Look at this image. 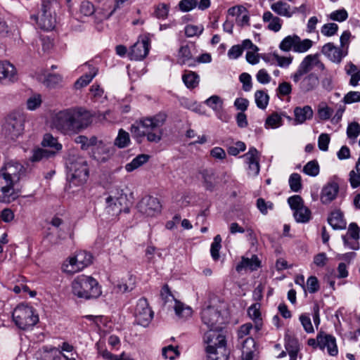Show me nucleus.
Instances as JSON below:
<instances>
[{"mask_svg": "<svg viewBox=\"0 0 360 360\" xmlns=\"http://www.w3.org/2000/svg\"><path fill=\"white\" fill-rule=\"evenodd\" d=\"M92 122V115L82 108H70L55 112L50 127L64 135H73L87 128Z\"/></svg>", "mask_w": 360, "mask_h": 360, "instance_id": "nucleus-1", "label": "nucleus"}, {"mask_svg": "<svg viewBox=\"0 0 360 360\" xmlns=\"http://www.w3.org/2000/svg\"><path fill=\"white\" fill-rule=\"evenodd\" d=\"M167 115L160 112L153 117H146L136 121L131 127V136L138 143H141L146 137L149 142L158 143L161 141Z\"/></svg>", "mask_w": 360, "mask_h": 360, "instance_id": "nucleus-2", "label": "nucleus"}, {"mask_svg": "<svg viewBox=\"0 0 360 360\" xmlns=\"http://www.w3.org/2000/svg\"><path fill=\"white\" fill-rule=\"evenodd\" d=\"M207 360H227L226 340L222 328L209 330L203 337Z\"/></svg>", "mask_w": 360, "mask_h": 360, "instance_id": "nucleus-3", "label": "nucleus"}, {"mask_svg": "<svg viewBox=\"0 0 360 360\" xmlns=\"http://www.w3.org/2000/svg\"><path fill=\"white\" fill-rule=\"evenodd\" d=\"M72 294L78 298L89 300L97 298L101 294L98 281L84 274L75 278L71 284Z\"/></svg>", "mask_w": 360, "mask_h": 360, "instance_id": "nucleus-4", "label": "nucleus"}, {"mask_svg": "<svg viewBox=\"0 0 360 360\" xmlns=\"http://www.w3.org/2000/svg\"><path fill=\"white\" fill-rule=\"evenodd\" d=\"M26 115L20 110L10 112L5 118L3 124V132L5 136L15 141L21 136L25 130Z\"/></svg>", "mask_w": 360, "mask_h": 360, "instance_id": "nucleus-5", "label": "nucleus"}, {"mask_svg": "<svg viewBox=\"0 0 360 360\" xmlns=\"http://www.w3.org/2000/svg\"><path fill=\"white\" fill-rule=\"evenodd\" d=\"M12 316L15 325L22 330H28L39 321V317L34 314V309L22 304L15 308Z\"/></svg>", "mask_w": 360, "mask_h": 360, "instance_id": "nucleus-6", "label": "nucleus"}, {"mask_svg": "<svg viewBox=\"0 0 360 360\" xmlns=\"http://www.w3.org/2000/svg\"><path fill=\"white\" fill-rule=\"evenodd\" d=\"M68 176L70 184L79 186L85 183L89 176L86 161L82 157L70 160L68 165Z\"/></svg>", "mask_w": 360, "mask_h": 360, "instance_id": "nucleus-7", "label": "nucleus"}, {"mask_svg": "<svg viewBox=\"0 0 360 360\" xmlns=\"http://www.w3.org/2000/svg\"><path fill=\"white\" fill-rule=\"evenodd\" d=\"M314 68H317L321 70L325 69L324 64L319 59V53L306 56L298 65L297 70L291 75L290 77L295 83H297L304 75L311 73L310 72Z\"/></svg>", "mask_w": 360, "mask_h": 360, "instance_id": "nucleus-8", "label": "nucleus"}, {"mask_svg": "<svg viewBox=\"0 0 360 360\" xmlns=\"http://www.w3.org/2000/svg\"><path fill=\"white\" fill-rule=\"evenodd\" d=\"M288 203L293 211V217L298 223H307L311 218V210L304 205L300 195H295L288 199Z\"/></svg>", "mask_w": 360, "mask_h": 360, "instance_id": "nucleus-9", "label": "nucleus"}, {"mask_svg": "<svg viewBox=\"0 0 360 360\" xmlns=\"http://www.w3.org/2000/svg\"><path fill=\"white\" fill-rule=\"evenodd\" d=\"M134 316L137 324L143 327L148 326L152 321L153 311L146 298L141 297L138 300L134 310Z\"/></svg>", "mask_w": 360, "mask_h": 360, "instance_id": "nucleus-10", "label": "nucleus"}, {"mask_svg": "<svg viewBox=\"0 0 360 360\" xmlns=\"http://www.w3.org/2000/svg\"><path fill=\"white\" fill-rule=\"evenodd\" d=\"M201 320L209 330L221 328L219 326L222 323L220 311L214 307L207 306L202 310Z\"/></svg>", "mask_w": 360, "mask_h": 360, "instance_id": "nucleus-11", "label": "nucleus"}, {"mask_svg": "<svg viewBox=\"0 0 360 360\" xmlns=\"http://www.w3.org/2000/svg\"><path fill=\"white\" fill-rule=\"evenodd\" d=\"M137 207L139 212L146 217H154L161 211V205L158 199L151 196L142 198Z\"/></svg>", "mask_w": 360, "mask_h": 360, "instance_id": "nucleus-12", "label": "nucleus"}, {"mask_svg": "<svg viewBox=\"0 0 360 360\" xmlns=\"http://www.w3.org/2000/svg\"><path fill=\"white\" fill-rule=\"evenodd\" d=\"M17 198L13 180L0 173V202H11Z\"/></svg>", "mask_w": 360, "mask_h": 360, "instance_id": "nucleus-13", "label": "nucleus"}, {"mask_svg": "<svg viewBox=\"0 0 360 360\" xmlns=\"http://www.w3.org/2000/svg\"><path fill=\"white\" fill-rule=\"evenodd\" d=\"M18 79L15 67L7 60L0 61V83L8 85L15 82Z\"/></svg>", "mask_w": 360, "mask_h": 360, "instance_id": "nucleus-14", "label": "nucleus"}, {"mask_svg": "<svg viewBox=\"0 0 360 360\" xmlns=\"http://www.w3.org/2000/svg\"><path fill=\"white\" fill-rule=\"evenodd\" d=\"M31 18L36 21L42 30H51L55 26V18L45 4L42 5L41 11L37 15H32Z\"/></svg>", "mask_w": 360, "mask_h": 360, "instance_id": "nucleus-15", "label": "nucleus"}, {"mask_svg": "<svg viewBox=\"0 0 360 360\" xmlns=\"http://www.w3.org/2000/svg\"><path fill=\"white\" fill-rule=\"evenodd\" d=\"M127 197L123 193L110 195L106 199V212L112 216H117L124 208Z\"/></svg>", "mask_w": 360, "mask_h": 360, "instance_id": "nucleus-16", "label": "nucleus"}, {"mask_svg": "<svg viewBox=\"0 0 360 360\" xmlns=\"http://www.w3.org/2000/svg\"><path fill=\"white\" fill-rule=\"evenodd\" d=\"M36 355L38 360H76L75 358H68L59 348L51 346L42 347Z\"/></svg>", "mask_w": 360, "mask_h": 360, "instance_id": "nucleus-17", "label": "nucleus"}, {"mask_svg": "<svg viewBox=\"0 0 360 360\" xmlns=\"http://www.w3.org/2000/svg\"><path fill=\"white\" fill-rule=\"evenodd\" d=\"M150 49V42L147 37L138 40L130 49L128 56L131 60H141L146 57Z\"/></svg>", "mask_w": 360, "mask_h": 360, "instance_id": "nucleus-18", "label": "nucleus"}, {"mask_svg": "<svg viewBox=\"0 0 360 360\" xmlns=\"http://www.w3.org/2000/svg\"><path fill=\"white\" fill-rule=\"evenodd\" d=\"M318 340L319 342V348L324 349L326 348L330 356H335L338 354V349L336 343V338L330 334L324 332L318 333Z\"/></svg>", "mask_w": 360, "mask_h": 360, "instance_id": "nucleus-19", "label": "nucleus"}, {"mask_svg": "<svg viewBox=\"0 0 360 360\" xmlns=\"http://www.w3.org/2000/svg\"><path fill=\"white\" fill-rule=\"evenodd\" d=\"M321 53L333 63H340L346 56L347 52L341 47H338L333 43L329 42L323 46Z\"/></svg>", "mask_w": 360, "mask_h": 360, "instance_id": "nucleus-20", "label": "nucleus"}, {"mask_svg": "<svg viewBox=\"0 0 360 360\" xmlns=\"http://www.w3.org/2000/svg\"><path fill=\"white\" fill-rule=\"evenodd\" d=\"M359 228L356 223H351L349 225L347 233L342 237L346 247L352 250L359 249Z\"/></svg>", "mask_w": 360, "mask_h": 360, "instance_id": "nucleus-21", "label": "nucleus"}, {"mask_svg": "<svg viewBox=\"0 0 360 360\" xmlns=\"http://www.w3.org/2000/svg\"><path fill=\"white\" fill-rule=\"evenodd\" d=\"M339 192V184L335 181H330L322 188L321 201L323 204H328L334 200Z\"/></svg>", "mask_w": 360, "mask_h": 360, "instance_id": "nucleus-22", "label": "nucleus"}, {"mask_svg": "<svg viewBox=\"0 0 360 360\" xmlns=\"http://www.w3.org/2000/svg\"><path fill=\"white\" fill-rule=\"evenodd\" d=\"M113 148L103 141H100L97 146L92 148V156L98 162H106L113 154Z\"/></svg>", "mask_w": 360, "mask_h": 360, "instance_id": "nucleus-23", "label": "nucleus"}, {"mask_svg": "<svg viewBox=\"0 0 360 360\" xmlns=\"http://www.w3.org/2000/svg\"><path fill=\"white\" fill-rule=\"evenodd\" d=\"M198 178L202 181L203 187L209 191H213L217 184V179L212 169H202L198 172Z\"/></svg>", "mask_w": 360, "mask_h": 360, "instance_id": "nucleus-24", "label": "nucleus"}, {"mask_svg": "<svg viewBox=\"0 0 360 360\" xmlns=\"http://www.w3.org/2000/svg\"><path fill=\"white\" fill-rule=\"evenodd\" d=\"M205 104L212 108L217 117L223 122H226V115L223 112V100L217 95H213L205 101Z\"/></svg>", "mask_w": 360, "mask_h": 360, "instance_id": "nucleus-25", "label": "nucleus"}, {"mask_svg": "<svg viewBox=\"0 0 360 360\" xmlns=\"http://www.w3.org/2000/svg\"><path fill=\"white\" fill-rule=\"evenodd\" d=\"M319 84L318 76L315 73L307 74L300 81L299 87L302 92L307 93L314 90Z\"/></svg>", "mask_w": 360, "mask_h": 360, "instance_id": "nucleus-26", "label": "nucleus"}, {"mask_svg": "<svg viewBox=\"0 0 360 360\" xmlns=\"http://www.w3.org/2000/svg\"><path fill=\"white\" fill-rule=\"evenodd\" d=\"M313 110L309 105L296 107L294 109V122L295 124H302L305 121L311 120L313 117Z\"/></svg>", "mask_w": 360, "mask_h": 360, "instance_id": "nucleus-27", "label": "nucleus"}, {"mask_svg": "<svg viewBox=\"0 0 360 360\" xmlns=\"http://www.w3.org/2000/svg\"><path fill=\"white\" fill-rule=\"evenodd\" d=\"M271 9L276 14L286 18H290L295 14L296 9H292L288 3L283 1L274 2L270 6Z\"/></svg>", "mask_w": 360, "mask_h": 360, "instance_id": "nucleus-28", "label": "nucleus"}, {"mask_svg": "<svg viewBox=\"0 0 360 360\" xmlns=\"http://www.w3.org/2000/svg\"><path fill=\"white\" fill-rule=\"evenodd\" d=\"M84 68H88L89 71L85 75L80 77L75 82L76 89H80L88 85L93 78L97 75L98 68L87 63L84 65Z\"/></svg>", "mask_w": 360, "mask_h": 360, "instance_id": "nucleus-29", "label": "nucleus"}, {"mask_svg": "<svg viewBox=\"0 0 360 360\" xmlns=\"http://www.w3.org/2000/svg\"><path fill=\"white\" fill-rule=\"evenodd\" d=\"M177 63L180 65H187L189 67L195 65V59L193 57L188 45L180 47L177 56Z\"/></svg>", "mask_w": 360, "mask_h": 360, "instance_id": "nucleus-30", "label": "nucleus"}, {"mask_svg": "<svg viewBox=\"0 0 360 360\" xmlns=\"http://www.w3.org/2000/svg\"><path fill=\"white\" fill-rule=\"evenodd\" d=\"M260 260L256 255H252L251 258L243 257L241 262L236 266V269L238 272L243 269L255 271L260 266Z\"/></svg>", "mask_w": 360, "mask_h": 360, "instance_id": "nucleus-31", "label": "nucleus"}, {"mask_svg": "<svg viewBox=\"0 0 360 360\" xmlns=\"http://www.w3.org/2000/svg\"><path fill=\"white\" fill-rule=\"evenodd\" d=\"M262 20L264 22L268 23L267 28L269 30L277 32L281 29L283 20L270 11L264 13Z\"/></svg>", "mask_w": 360, "mask_h": 360, "instance_id": "nucleus-32", "label": "nucleus"}, {"mask_svg": "<svg viewBox=\"0 0 360 360\" xmlns=\"http://www.w3.org/2000/svg\"><path fill=\"white\" fill-rule=\"evenodd\" d=\"M255 342L252 338H247L242 341L243 360H253Z\"/></svg>", "mask_w": 360, "mask_h": 360, "instance_id": "nucleus-33", "label": "nucleus"}, {"mask_svg": "<svg viewBox=\"0 0 360 360\" xmlns=\"http://www.w3.org/2000/svg\"><path fill=\"white\" fill-rule=\"evenodd\" d=\"M328 222L335 230H341L346 228V221L343 219L342 212L339 210L330 213L328 218Z\"/></svg>", "mask_w": 360, "mask_h": 360, "instance_id": "nucleus-34", "label": "nucleus"}, {"mask_svg": "<svg viewBox=\"0 0 360 360\" xmlns=\"http://www.w3.org/2000/svg\"><path fill=\"white\" fill-rule=\"evenodd\" d=\"M22 169V166L21 164L17 162L11 161L5 165L4 167L1 169L0 173L4 174L6 177L14 181L15 178L17 176V173L21 171Z\"/></svg>", "mask_w": 360, "mask_h": 360, "instance_id": "nucleus-35", "label": "nucleus"}, {"mask_svg": "<svg viewBox=\"0 0 360 360\" xmlns=\"http://www.w3.org/2000/svg\"><path fill=\"white\" fill-rule=\"evenodd\" d=\"M182 81L188 89H193L198 86L200 77L195 72L185 70L182 75Z\"/></svg>", "mask_w": 360, "mask_h": 360, "instance_id": "nucleus-36", "label": "nucleus"}, {"mask_svg": "<svg viewBox=\"0 0 360 360\" xmlns=\"http://www.w3.org/2000/svg\"><path fill=\"white\" fill-rule=\"evenodd\" d=\"M174 310L175 314L179 319H186L191 317L193 314V310L191 307L177 300H174Z\"/></svg>", "mask_w": 360, "mask_h": 360, "instance_id": "nucleus-37", "label": "nucleus"}, {"mask_svg": "<svg viewBox=\"0 0 360 360\" xmlns=\"http://www.w3.org/2000/svg\"><path fill=\"white\" fill-rule=\"evenodd\" d=\"M41 145L44 147L50 148L49 150L56 151V153L62 149V144L58 142V139L49 133L44 135Z\"/></svg>", "mask_w": 360, "mask_h": 360, "instance_id": "nucleus-38", "label": "nucleus"}, {"mask_svg": "<svg viewBox=\"0 0 360 360\" xmlns=\"http://www.w3.org/2000/svg\"><path fill=\"white\" fill-rule=\"evenodd\" d=\"M56 151L49 150L48 149L37 148L33 150L32 155L30 160L32 162H39L55 156Z\"/></svg>", "mask_w": 360, "mask_h": 360, "instance_id": "nucleus-39", "label": "nucleus"}, {"mask_svg": "<svg viewBox=\"0 0 360 360\" xmlns=\"http://www.w3.org/2000/svg\"><path fill=\"white\" fill-rule=\"evenodd\" d=\"M285 347L289 354L290 360H296L298 352L300 351L298 340L295 338H288L286 340Z\"/></svg>", "mask_w": 360, "mask_h": 360, "instance_id": "nucleus-40", "label": "nucleus"}, {"mask_svg": "<svg viewBox=\"0 0 360 360\" xmlns=\"http://www.w3.org/2000/svg\"><path fill=\"white\" fill-rule=\"evenodd\" d=\"M63 271L69 274H75L82 269L78 262H76L75 256L68 257L63 264Z\"/></svg>", "mask_w": 360, "mask_h": 360, "instance_id": "nucleus-41", "label": "nucleus"}, {"mask_svg": "<svg viewBox=\"0 0 360 360\" xmlns=\"http://www.w3.org/2000/svg\"><path fill=\"white\" fill-rule=\"evenodd\" d=\"M248 312L249 316L255 321L256 330H259L262 326L259 305L257 304H252L249 307Z\"/></svg>", "mask_w": 360, "mask_h": 360, "instance_id": "nucleus-42", "label": "nucleus"}, {"mask_svg": "<svg viewBox=\"0 0 360 360\" xmlns=\"http://www.w3.org/2000/svg\"><path fill=\"white\" fill-rule=\"evenodd\" d=\"M296 34L288 35L285 37L280 43L279 49L285 52H289L290 51H294L297 41Z\"/></svg>", "mask_w": 360, "mask_h": 360, "instance_id": "nucleus-43", "label": "nucleus"}, {"mask_svg": "<svg viewBox=\"0 0 360 360\" xmlns=\"http://www.w3.org/2000/svg\"><path fill=\"white\" fill-rule=\"evenodd\" d=\"M75 256L76 262H78L82 270L92 262V255L86 251H78Z\"/></svg>", "mask_w": 360, "mask_h": 360, "instance_id": "nucleus-44", "label": "nucleus"}, {"mask_svg": "<svg viewBox=\"0 0 360 360\" xmlns=\"http://www.w3.org/2000/svg\"><path fill=\"white\" fill-rule=\"evenodd\" d=\"M149 159L148 155L141 154L134 158L129 163L125 165V169L127 172H130L139 168L144 163L147 162Z\"/></svg>", "mask_w": 360, "mask_h": 360, "instance_id": "nucleus-45", "label": "nucleus"}, {"mask_svg": "<svg viewBox=\"0 0 360 360\" xmlns=\"http://www.w3.org/2000/svg\"><path fill=\"white\" fill-rule=\"evenodd\" d=\"M349 181L353 188L360 186V157L356 163L354 169L349 172Z\"/></svg>", "mask_w": 360, "mask_h": 360, "instance_id": "nucleus-46", "label": "nucleus"}, {"mask_svg": "<svg viewBox=\"0 0 360 360\" xmlns=\"http://www.w3.org/2000/svg\"><path fill=\"white\" fill-rule=\"evenodd\" d=\"M360 134V124L356 122H353L348 124L347 128V135L349 139V143L354 144L356 141L357 137Z\"/></svg>", "mask_w": 360, "mask_h": 360, "instance_id": "nucleus-47", "label": "nucleus"}, {"mask_svg": "<svg viewBox=\"0 0 360 360\" xmlns=\"http://www.w3.org/2000/svg\"><path fill=\"white\" fill-rule=\"evenodd\" d=\"M255 101L259 109L264 110L269 104V96L266 91L258 90L255 93Z\"/></svg>", "mask_w": 360, "mask_h": 360, "instance_id": "nucleus-48", "label": "nucleus"}, {"mask_svg": "<svg viewBox=\"0 0 360 360\" xmlns=\"http://www.w3.org/2000/svg\"><path fill=\"white\" fill-rule=\"evenodd\" d=\"M130 143V137L128 132L121 129L119 130L117 136L115 139L114 144L119 148L128 146Z\"/></svg>", "mask_w": 360, "mask_h": 360, "instance_id": "nucleus-49", "label": "nucleus"}, {"mask_svg": "<svg viewBox=\"0 0 360 360\" xmlns=\"http://www.w3.org/2000/svg\"><path fill=\"white\" fill-rule=\"evenodd\" d=\"M313 44L314 42L311 39H301V38L297 36L294 52L300 53H305L312 47Z\"/></svg>", "mask_w": 360, "mask_h": 360, "instance_id": "nucleus-50", "label": "nucleus"}, {"mask_svg": "<svg viewBox=\"0 0 360 360\" xmlns=\"http://www.w3.org/2000/svg\"><path fill=\"white\" fill-rule=\"evenodd\" d=\"M283 124V120L281 115L276 112L270 115L266 120L264 126L266 129H276Z\"/></svg>", "mask_w": 360, "mask_h": 360, "instance_id": "nucleus-51", "label": "nucleus"}, {"mask_svg": "<svg viewBox=\"0 0 360 360\" xmlns=\"http://www.w3.org/2000/svg\"><path fill=\"white\" fill-rule=\"evenodd\" d=\"M272 60L276 63V65L281 68H288L293 60V56H282L276 53L272 54Z\"/></svg>", "mask_w": 360, "mask_h": 360, "instance_id": "nucleus-52", "label": "nucleus"}, {"mask_svg": "<svg viewBox=\"0 0 360 360\" xmlns=\"http://www.w3.org/2000/svg\"><path fill=\"white\" fill-rule=\"evenodd\" d=\"M256 206L263 215H266L269 213V211L272 210L274 207L272 202L266 201L262 198H259L257 200Z\"/></svg>", "mask_w": 360, "mask_h": 360, "instance_id": "nucleus-53", "label": "nucleus"}, {"mask_svg": "<svg viewBox=\"0 0 360 360\" xmlns=\"http://www.w3.org/2000/svg\"><path fill=\"white\" fill-rule=\"evenodd\" d=\"M303 172L311 176H316L319 173V165L316 160H311L307 163L303 168Z\"/></svg>", "mask_w": 360, "mask_h": 360, "instance_id": "nucleus-54", "label": "nucleus"}, {"mask_svg": "<svg viewBox=\"0 0 360 360\" xmlns=\"http://www.w3.org/2000/svg\"><path fill=\"white\" fill-rule=\"evenodd\" d=\"M62 77L58 74H48L44 80V84L49 87L53 88L62 82Z\"/></svg>", "mask_w": 360, "mask_h": 360, "instance_id": "nucleus-55", "label": "nucleus"}, {"mask_svg": "<svg viewBox=\"0 0 360 360\" xmlns=\"http://www.w3.org/2000/svg\"><path fill=\"white\" fill-rule=\"evenodd\" d=\"M290 189L294 192H298L302 188L301 176L297 173H293L289 178Z\"/></svg>", "mask_w": 360, "mask_h": 360, "instance_id": "nucleus-56", "label": "nucleus"}, {"mask_svg": "<svg viewBox=\"0 0 360 360\" xmlns=\"http://www.w3.org/2000/svg\"><path fill=\"white\" fill-rule=\"evenodd\" d=\"M42 100L40 94H34L27 100V108L34 110L41 104Z\"/></svg>", "mask_w": 360, "mask_h": 360, "instance_id": "nucleus-57", "label": "nucleus"}, {"mask_svg": "<svg viewBox=\"0 0 360 360\" xmlns=\"http://www.w3.org/2000/svg\"><path fill=\"white\" fill-rule=\"evenodd\" d=\"M162 354L165 359L169 360H174L177 356H179V352L177 348L172 345H169L162 349Z\"/></svg>", "mask_w": 360, "mask_h": 360, "instance_id": "nucleus-58", "label": "nucleus"}, {"mask_svg": "<svg viewBox=\"0 0 360 360\" xmlns=\"http://www.w3.org/2000/svg\"><path fill=\"white\" fill-rule=\"evenodd\" d=\"M338 30V25L336 23L330 22L323 25L321 29L322 34L326 37L335 35Z\"/></svg>", "mask_w": 360, "mask_h": 360, "instance_id": "nucleus-59", "label": "nucleus"}, {"mask_svg": "<svg viewBox=\"0 0 360 360\" xmlns=\"http://www.w3.org/2000/svg\"><path fill=\"white\" fill-rule=\"evenodd\" d=\"M333 110L326 104H321L318 108V115L321 120H326L331 117Z\"/></svg>", "mask_w": 360, "mask_h": 360, "instance_id": "nucleus-60", "label": "nucleus"}, {"mask_svg": "<svg viewBox=\"0 0 360 360\" xmlns=\"http://www.w3.org/2000/svg\"><path fill=\"white\" fill-rule=\"evenodd\" d=\"M242 157L245 159L247 164L254 162H259V152L254 147L250 148L248 152L244 154Z\"/></svg>", "mask_w": 360, "mask_h": 360, "instance_id": "nucleus-61", "label": "nucleus"}, {"mask_svg": "<svg viewBox=\"0 0 360 360\" xmlns=\"http://www.w3.org/2000/svg\"><path fill=\"white\" fill-rule=\"evenodd\" d=\"M203 31V27L202 25H188L185 27V34L188 37H193L200 34Z\"/></svg>", "mask_w": 360, "mask_h": 360, "instance_id": "nucleus-62", "label": "nucleus"}, {"mask_svg": "<svg viewBox=\"0 0 360 360\" xmlns=\"http://www.w3.org/2000/svg\"><path fill=\"white\" fill-rule=\"evenodd\" d=\"M239 80L243 84V89L250 91L252 87V77L250 74L243 72L239 76Z\"/></svg>", "mask_w": 360, "mask_h": 360, "instance_id": "nucleus-63", "label": "nucleus"}, {"mask_svg": "<svg viewBox=\"0 0 360 360\" xmlns=\"http://www.w3.org/2000/svg\"><path fill=\"white\" fill-rule=\"evenodd\" d=\"M198 0H181L179 3V9L184 12H188L195 8Z\"/></svg>", "mask_w": 360, "mask_h": 360, "instance_id": "nucleus-64", "label": "nucleus"}]
</instances>
